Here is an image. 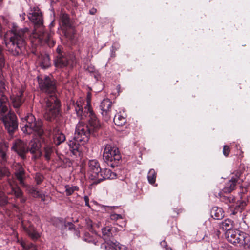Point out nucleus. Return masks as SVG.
<instances>
[{
  "label": "nucleus",
  "mask_w": 250,
  "mask_h": 250,
  "mask_svg": "<svg viewBox=\"0 0 250 250\" xmlns=\"http://www.w3.org/2000/svg\"><path fill=\"white\" fill-rule=\"evenodd\" d=\"M2 0H0V1H1Z\"/></svg>",
  "instance_id": "5fc2aeb1"
},
{
  "label": "nucleus",
  "mask_w": 250,
  "mask_h": 250,
  "mask_svg": "<svg viewBox=\"0 0 250 250\" xmlns=\"http://www.w3.org/2000/svg\"><path fill=\"white\" fill-rule=\"evenodd\" d=\"M116 176V174L112 172L111 170L107 168L101 169V171H100V174H99L98 178H97L96 182H93V184H97L104 180L114 179Z\"/></svg>",
  "instance_id": "dca6fc26"
},
{
  "label": "nucleus",
  "mask_w": 250,
  "mask_h": 250,
  "mask_svg": "<svg viewBox=\"0 0 250 250\" xmlns=\"http://www.w3.org/2000/svg\"><path fill=\"white\" fill-rule=\"evenodd\" d=\"M79 141L76 140V138L74 137V139L70 140L68 142V146H69V149L73 155H77L80 153V146L82 145Z\"/></svg>",
  "instance_id": "aec40b11"
},
{
  "label": "nucleus",
  "mask_w": 250,
  "mask_h": 250,
  "mask_svg": "<svg viewBox=\"0 0 250 250\" xmlns=\"http://www.w3.org/2000/svg\"><path fill=\"white\" fill-rule=\"evenodd\" d=\"M103 236L104 238L110 237L111 234V229L108 227H106L102 229Z\"/></svg>",
  "instance_id": "f704fd0d"
},
{
  "label": "nucleus",
  "mask_w": 250,
  "mask_h": 250,
  "mask_svg": "<svg viewBox=\"0 0 250 250\" xmlns=\"http://www.w3.org/2000/svg\"><path fill=\"white\" fill-rule=\"evenodd\" d=\"M85 221L86 223L87 227L89 229H91L92 228V221L89 219H86Z\"/></svg>",
  "instance_id": "49530a36"
},
{
  "label": "nucleus",
  "mask_w": 250,
  "mask_h": 250,
  "mask_svg": "<svg viewBox=\"0 0 250 250\" xmlns=\"http://www.w3.org/2000/svg\"><path fill=\"white\" fill-rule=\"evenodd\" d=\"M83 240L86 242H92L94 243L95 245H96L97 242H96L95 240H92V238H87L86 235H85L84 237L83 238Z\"/></svg>",
  "instance_id": "a18cd8bd"
},
{
  "label": "nucleus",
  "mask_w": 250,
  "mask_h": 250,
  "mask_svg": "<svg viewBox=\"0 0 250 250\" xmlns=\"http://www.w3.org/2000/svg\"><path fill=\"white\" fill-rule=\"evenodd\" d=\"M101 248L104 250H127V248L125 245L118 242L102 243Z\"/></svg>",
  "instance_id": "a211bd4d"
},
{
  "label": "nucleus",
  "mask_w": 250,
  "mask_h": 250,
  "mask_svg": "<svg viewBox=\"0 0 250 250\" xmlns=\"http://www.w3.org/2000/svg\"><path fill=\"white\" fill-rule=\"evenodd\" d=\"M236 179L232 178L228 183L227 186L224 188V191L225 192H230L232 191L236 185Z\"/></svg>",
  "instance_id": "cd10ccee"
},
{
  "label": "nucleus",
  "mask_w": 250,
  "mask_h": 250,
  "mask_svg": "<svg viewBox=\"0 0 250 250\" xmlns=\"http://www.w3.org/2000/svg\"><path fill=\"white\" fill-rule=\"evenodd\" d=\"M37 78L41 89L45 93L52 94L45 99L44 112V118L47 120L51 121L58 114L60 108V102L54 95L55 82L49 76H38Z\"/></svg>",
  "instance_id": "f257e3e1"
},
{
  "label": "nucleus",
  "mask_w": 250,
  "mask_h": 250,
  "mask_svg": "<svg viewBox=\"0 0 250 250\" xmlns=\"http://www.w3.org/2000/svg\"><path fill=\"white\" fill-rule=\"evenodd\" d=\"M90 69L91 70H89L90 72H93L94 70V68L93 67H91Z\"/></svg>",
  "instance_id": "3c124183"
},
{
  "label": "nucleus",
  "mask_w": 250,
  "mask_h": 250,
  "mask_svg": "<svg viewBox=\"0 0 250 250\" xmlns=\"http://www.w3.org/2000/svg\"><path fill=\"white\" fill-rule=\"evenodd\" d=\"M110 219L112 220L117 221L119 219H124V217L121 214L116 213H112L110 215Z\"/></svg>",
  "instance_id": "4c0bfd02"
},
{
  "label": "nucleus",
  "mask_w": 250,
  "mask_h": 250,
  "mask_svg": "<svg viewBox=\"0 0 250 250\" xmlns=\"http://www.w3.org/2000/svg\"><path fill=\"white\" fill-rule=\"evenodd\" d=\"M50 35L47 33H43L42 35H40L38 38L40 40L44 41L46 42H48L50 40Z\"/></svg>",
  "instance_id": "e433bc0d"
},
{
  "label": "nucleus",
  "mask_w": 250,
  "mask_h": 250,
  "mask_svg": "<svg viewBox=\"0 0 250 250\" xmlns=\"http://www.w3.org/2000/svg\"><path fill=\"white\" fill-rule=\"evenodd\" d=\"M91 133L88 125L80 122L76 125L74 138L79 141L82 145H83L88 142Z\"/></svg>",
  "instance_id": "6e6552de"
},
{
  "label": "nucleus",
  "mask_w": 250,
  "mask_h": 250,
  "mask_svg": "<svg viewBox=\"0 0 250 250\" xmlns=\"http://www.w3.org/2000/svg\"><path fill=\"white\" fill-rule=\"evenodd\" d=\"M27 233L29 236L33 239H37L40 237V234L34 229H30L27 230Z\"/></svg>",
  "instance_id": "c9c22d12"
},
{
  "label": "nucleus",
  "mask_w": 250,
  "mask_h": 250,
  "mask_svg": "<svg viewBox=\"0 0 250 250\" xmlns=\"http://www.w3.org/2000/svg\"><path fill=\"white\" fill-rule=\"evenodd\" d=\"M227 238L229 242L244 248H250V236L239 230L231 229L226 232Z\"/></svg>",
  "instance_id": "39448f33"
},
{
  "label": "nucleus",
  "mask_w": 250,
  "mask_h": 250,
  "mask_svg": "<svg viewBox=\"0 0 250 250\" xmlns=\"http://www.w3.org/2000/svg\"><path fill=\"white\" fill-rule=\"evenodd\" d=\"M54 142L56 145H59L65 140V135L60 132L58 128H55L53 131Z\"/></svg>",
  "instance_id": "4be33fe9"
},
{
  "label": "nucleus",
  "mask_w": 250,
  "mask_h": 250,
  "mask_svg": "<svg viewBox=\"0 0 250 250\" xmlns=\"http://www.w3.org/2000/svg\"><path fill=\"white\" fill-rule=\"evenodd\" d=\"M211 215L214 219L220 220L224 216V212L222 208L214 207L211 211Z\"/></svg>",
  "instance_id": "5701e85b"
},
{
  "label": "nucleus",
  "mask_w": 250,
  "mask_h": 250,
  "mask_svg": "<svg viewBox=\"0 0 250 250\" xmlns=\"http://www.w3.org/2000/svg\"><path fill=\"white\" fill-rule=\"evenodd\" d=\"M161 246L165 249L166 250H172V249L168 247L167 242L165 241V240H163L160 243Z\"/></svg>",
  "instance_id": "37998d69"
},
{
  "label": "nucleus",
  "mask_w": 250,
  "mask_h": 250,
  "mask_svg": "<svg viewBox=\"0 0 250 250\" xmlns=\"http://www.w3.org/2000/svg\"><path fill=\"white\" fill-rule=\"evenodd\" d=\"M112 102L108 98L104 99L100 104L101 114L105 121H108L111 117Z\"/></svg>",
  "instance_id": "ddd939ff"
},
{
  "label": "nucleus",
  "mask_w": 250,
  "mask_h": 250,
  "mask_svg": "<svg viewBox=\"0 0 250 250\" xmlns=\"http://www.w3.org/2000/svg\"><path fill=\"white\" fill-rule=\"evenodd\" d=\"M28 28L20 30H12V35L8 41L5 42V45L8 52L14 56L24 53L26 49V42L24 34L28 31Z\"/></svg>",
  "instance_id": "f03ea898"
},
{
  "label": "nucleus",
  "mask_w": 250,
  "mask_h": 250,
  "mask_svg": "<svg viewBox=\"0 0 250 250\" xmlns=\"http://www.w3.org/2000/svg\"><path fill=\"white\" fill-rule=\"evenodd\" d=\"M35 178L37 184H40L43 180V176L39 173L36 174Z\"/></svg>",
  "instance_id": "79ce46f5"
},
{
  "label": "nucleus",
  "mask_w": 250,
  "mask_h": 250,
  "mask_svg": "<svg viewBox=\"0 0 250 250\" xmlns=\"http://www.w3.org/2000/svg\"><path fill=\"white\" fill-rule=\"evenodd\" d=\"M29 151L32 154H35V157L38 158L41 155V144L38 139H33L29 143Z\"/></svg>",
  "instance_id": "f3484780"
},
{
  "label": "nucleus",
  "mask_w": 250,
  "mask_h": 250,
  "mask_svg": "<svg viewBox=\"0 0 250 250\" xmlns=\"http://www.w3.org/2000/svg\"><path fill=\"white\" fill-rule=\"evenodd\" d=\"M114 122L117 126H123L126 122V118L122 115L120 113H117L114 118Z\"/></svg>",
  "instance_id": "b1692460"
},
{
  "label": "nucleus",
  "mask_w": 250,
  "mask_h": 250,
  "mask_svg": "<svg viewBox=\"0 0 250 250\" xmlns=\"http://www.w3.org/2000/svg\"><path fill=\"white\" fill-rule=\"evenodd\" d=\"M68 224L70 226H73V224H72V223H68Z\"/></svg>",
  "instance_id": "603ef678"
},
{
  "label": "nucleus",
  "mask_w": 250,
  "mask_h": 250,
  "mask_svg": "<svg viewBox=\"0 0 250 250\" xmlns=\"http://www.w3.org/2000/svg\"><path fill=\"white\" fill-rule=\"evenodd\" d=\"M8 203L7 197L3 192H0V206H4Z\"/></svg>",
  "instance_id": "72a5a7b5"
},
{
  "label": "nucleus",
  "mask_w": 250,
  "mask_h": 250,
  "mask_svg": "<svg viewBox=\"0 0 250 250\" xmlns=\"http://www.w3.org/2000/svg\"><path fill=\"white\" fill-rule=\"evenodd\" d=\"M9 184L12 190L11 194H14L16 198H20L21 202L24 203L26 201V198L22 196L23 193L20 188L17 187H15V182L13 180H9Z\"/></svg>",
  "instance_id": "6ab92c4d"
},
{
  "label": "nucleus",
  "mask_w": 250,
  "mask_h": 250,
  "mask_svg": "<svg viewBox=\"0 0 250 250\" xmlns=\"http://www.w3.org/2000/svg\"><path fill=\"white\" fill-rule=\"evenodd\" d=\"M223 229L229 231L231 230L233 227V222L232 220L229 219H225L221 224Z\"/></svg>",
  "instance_id": "c85d7f7f"
},
{
  "label": "nucleus",
  "mask_w": 250,
  "mask_h": 250,
  "mask_svg": "<svg viewBox=\"0 0 250 250\" xmlns=\"http://www.w3.org/2000/svg\"><path fill=\"white\" fill-rule=\"evenodd\" d=\"M25 87L21 85L13 87L11 90L10 95V103L11 106L19 113V109L24 102L23 93Z\"/></svg>",
  "instance_id": "0eeeda50"
},
{
  "label": "nucleus",
  "mask_w": 250,
  "mask_h": 250,
  "mask_svg": "<svg viewBox=\"0 0 250 250\" xmlns=\"http://www.w3.org/2000/svg\"><path fill=\"white\" fill-rule=\"evenodd\" d=\"M7 90V83L4 78L0 79V113H5L8 110L9 103L4 92Z\"/></svg>",
  "instance_id": "1a4fd4ad"
},
{
  "label": "nucleus",
  "mask_w": 250,
  "mask_h": 250,
  "mask_svg": "<svg viewBox=\"0 0 250 250\" xmlns=\"http://www.w3.org/2000/svg\"><path fill=\"white\" fill-rule=\"evenodd\" d=\"M60 22L64 27H68L70 25V18L65 13H62L60 14Z\"/></svg>",
  "instance_id": "393cba45"
},
{
  "label": "nucleus",
  "mask_w": 250,
  "mask_h": 250,
  "mask_svg": "<svg viewBox=\"0 0 250 250\" xmlns=\"http://www.w3.org/2000/svg\"><path fill=\"white\" fill-rule=\"evenodd\" d=\"M6 129L10 134H12L17 129L18 124L17 117L14 113L9 112L2 118Z\"/></svg>",
  "instance_id": "9d476101"
},
{
  "label": "nucleus",
  "mask_w": 250,
  "mask_h": 250,
  "mask_svg": "<svg viewBox=\"0 0 250 250\" xmlns=\"http://www.w3.org/2000/svg\"><path fill=\"white\" fill-rule=\"evenodd\" d=\"M44 157L46 160L49 161L53 153V146L49 144L45 145L44 148Z\"/></svg>",
  "instance_id": "a878e982"
},
{
  "label": "nucleus",
  "mask_w": 250,
  "mask_h": 250,
  "mask_svg": "<svg viewBox=\"0 0 250 250\" xmlns=\"http://www.w3.org/2000/svg\"><path fill=\"white\" fill-rule=\"evenodd\" d=\"M125 225H126L125 222V221H123L121 224L119 225V227H120V228L114 227L113 229L116 232L122 231V230H124L123 229H124V227H125Z\"/></svg>",
  "instance_id": "a19ab883"
},
{
  "label": "nucleus",
  "mask_w": 250,
  "mask_h": 250,
  "mask_svg": "<svg viewBox=\"0 0 250 250\" xmlns=\"http://www.w3.org/2000/svg\"><path fill=\"white\" fill-rule=\"evenodd\" d=\"M84 200L85 201V206L90 207V205L89 204V198L87 196H84Z\"/></svg>",
  "instance_id": "09e8293b"
},
{
  "label": "nucleus",
  "mask_w": 250,
  "mask_h": 250,
  "mask_svg": "<svg viewBox=\"0 0 250 250\" xmlns=\"http://www.w3.org/2000/svg\"><path fill=\"white\" fill-rule=\"evenodd\" d=\"M86 100L87 104L83 108V111H89L93 110L91 106V96L90 93L88 94Z\"/></svg>",
  "instance_id": "473e14b6"
},
{
  "label": "nucleus",
  "mask_w": 250,
  "mask_h": 250,
  "mask_svg": "<svg viewBox=\"0 0 250 250\" xmlns=\"http://www.w3.org/2000/svg\"><path fill=\"white\" fill-rule=\"evenodd\" d=\"M29 20L36 27H41L43 25V17L38 7H34L31 8L28 15Z\"/></svg>",
  "instance_id": "9b49d317"
},
{
  "label": "nucleus",
  "mask_w": 250,
  "mask_h": 250,
  "mask_svg": "<svg viewBox=\"0 0 250 250\" xmlns=\"http://www.w3.org/2000/svg\"><path fill=\"white\" fill-rule=\"evenodd\" d=\"M40 66L43 69H46L50 65V58L47 54H41L38 59Z\"/></svg>",
  "instance_id": "412c9836"
},
{
  "label": "nucleus",
  "mask_w": 250,
  "mask_h": 250,
  "mask_svg": "<svg viewBox=\"0 0 250 250\" xmlns=\"http://www.w3.org/2000/svg\"><path fill=\"white\" fill-rule=\"evenodd\" d=\"M11 149L23 159L25 158V155L28 151L26 143L20 139H17L14 141Z\"/></svg>",
  "instance_id": "4468645a"
},
{
  "label": "nucleus",
  "mask_w": 250,
  "mask_h": 250,
  "mask_svg": "<svg viewBox=\"0 0 250 250\" xmlns=\"http://www.w3.org/2000/svg\"><path fill=\"white\" fill-rule=\"evenodd\" d=\"M23 126L21 130L27 134L36 133L41 139L42 135L43 133L42 129V123L41 120H36L32 114H28L25 118L22 119Z\"/></svg>",
  "instance_id": "20e7f679"
},
{
  "label": "nucleus",
  "mask_w": 250,
  "mask_h": 250,
  "mask_svg": "<svg viewBox=\"0 0 250 250\" xmlns=\"http://www.w3.org/2000/svg\"><path fill=\"white\" fill-rule=\"evenodd\" d=\"M73 58L74 57L72 55L63 56L59 54L55 62L57 66L63 67L68 65H71L73 61Z\"/></svg>",
  "instance_id": "2eb2a0df"
},
{
  "label": "nucleus",
  "mask_w": 250,
  "mask_h": 250,
  "mask_svg": "<svg viewBox=\"0 0 250 250\" xmlns=\"http://www.w3.org/2000/svg\"><path fill=\"white\" fill-rule=\"evenodd\" d=\"M223 153V154L226 156H227L229 155V148L228 146L225 145L224 146Z\"/></svg>",
  "instance_id": "c03bdc74"
},
{
  "label": "nucleus",
  "mask_w": 250,
  "mask_h": 250,
  "mask_svg": "<svg viewBox=\"0 0 250 250\" xmlns=\"http://www.w3.org/2000/svg\"><path fill=\"white\" fill-rule=\"evenodd\" d=\"M121 159V156L118 148L111 145L105 146L103 152V159L110 167L117 166Z\"/></svg>",
  "instance_id": "423d86ee"
},
{
  "label": "nucleus",
  "mask_w": 250,
  "mask_h": 250,
  "mask_svg": "<svg viewBox=\"0 0 250 250\" xmlns=\"http://www.w3.org/2000/svg\"><path fill=\"white\" fill-rule=\"evenodd\" d=\"M27 250H37L36 247L33 244H30L27 249Z\"/></svg>",
  "instance_id": "de8ad7c7"
},
{
  "label": "nucleus",
  "mask_w": 250,
  "mask_h": 250,
  "mask_svg": "<svg viewBox=\"0 0 250 250\" xmlns=\"http://www.w3.org/2000/svg\"><path fill=\"white\" fill-rule=\"evenodd\" d=\"M89 170L88 174L89 179L96 182L97 178H98L99 174L100 171H101V168L98 161L96 160H91L88 162Z\"/></svg>",
  "instance_id": "f8f14e48"
},
{
  "label": "nucleus",
  "mask_w": 250,
  "mask_h": 250,
  "mask_svg": "<svg viewBox=\"0 0 250 250\" xmlns=\"http://www.w3.org/2000/svg\"><path fill=\"white\" fill-rule=\"evenodd\" d=\"M17 179L19 181L20 183L24 185L23 179L24 176V172L22 168H21L15 173Z\"/></svg>",
  "instance_id": "2f4dec72"
},
{
  "label": "nucleus",
  "mask_w": 250,
  "mask_h": 250,
  "mask_svg": "<svg viewBox=\"0 0 250 250\" xmlns=\"http://www.w3.org/2000/svg\"><path fill=\"white\" fill-rule=\"evenodd\" d=\"M8 144L4 141L0 142V154L3 160L6 159V152L8 149Z\"/></svg>",
  "instance_id": "bb28decb"
},
{
  "label": "nucleus",
  "mask_w": 250,
  "mask_h": 250,
  "mask_svg": "<svg viewBox=\"0 0 250 250\" xmlns=\"http://www.w3.org/2000/svg\"><path fill=\"white\" fill-rule=\"evenodd\" d=\"M66 194L67 196L72 195L74 191L79 190V187L76 186L65 185L64 187Z\"/></svg>",
  "instance_id": "c756f323"
},
{
  "label": "nucleus",
  "mask_w": 250,
  "mask_h": 250,
  "mask_svg": "<svg viewBox=\"0 0 250 250\" xmlns=\"http://www.w3.org/2000/svg\"><path fill=\"white\" fill-rule=\"evenodd\" d=\"M97 12V9L95 8H92L89 10V14L91 15H94Z\"/></svg>",
  "instance_id": "8fccbe9b"
},
{
  "label": "nucleus",
  "mask_w": 250,
  "mask_h": 250,
  "mask_svg": "<svg viewBox=\"0 0 250 250\" xmlns=\"http://www.w3.org/2000/svg\"><path fill=\"white\" fill-rule=\"evenodd\" d=\"M30 193L34 197H41L43 199V196H42V195L39 193V191L36 190L33 188H32L31 189V190L30 191Z\"/></svg>",
  "instance_id": "ea45409f"
},
{
  "label": "nucleus",
  "mask_w": 250,
  "mask_h": 250,
  "mask_svg": "<svg viewBox=\"0 0 250 250\" xmlns=\"http://www.w3.org/2000/svg\"><path fill=\"white\" fill-rule=\"evenodd\" d=\"M57 51H58L59 53H60V49H57Z\"/></svg>",
  "instance_id": "864d4df0"
},
{
  "label": "nucleus",
  "mask_w": 250,
  "mask_h": 250,
  "mask_svg": "<svg viewBox=\"0 0 250 250\" xmlns=\"http://www.w3.org/2000/svg\"><path fill=\"white\" fill-rule=\"evenodd\" d=\"M9 172L8 169L5 167H0V177H3L4 176H8Z\"/></svg>",
  "instance_id": "58836bf2"
},
{
  "label": "nucleus",
  "mask_w": 250,
  "mask_h": 250,
  "mask_svg": "<svg viewBox=\"0 0 250 250\" xmlns=\"http://www.w3.org/2000/svg\"><path fill=\"white\" fill-rule=\"evenodd\" d=\"M83 102L81 100L77 101L75 104H74L73 106L77 115L82 119L88 117V125H87L91 133L96 132L100 128L101 124L93 110L83 111Z\"/></svg>",
  "instance_id": "7ed1b4c3"
},
{
  "label": "nucleus",
  "mask_w": 250,
  "mask_h": 250,
  "mask_svg": "<svg viewBox=\"0 0 250 250\" xmlns=\"http://www.w3.org/2000/svg\"><path fill=\"white\" fill-rule=\"evenodd\" d=\"M156 178V173L154 169H151L149 171L147 174V179L149 183L151 184H153L155 182Z\"/></svg>",
  "instance_id": "7c9ffc66"
}]
</instances>
